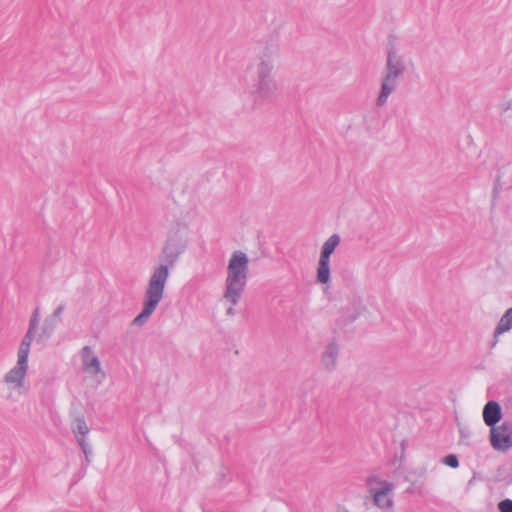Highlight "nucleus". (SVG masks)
I'll return each instance as SVG.
<instances>
[{
    "label": "nucleus",
    "mask_w": 512,
    "mask_h": 512,
    "mask_svg": "<svg viewBox=\"0 0 512 512\" xmlns=\"http://www.w3.org/2000/svg\"><path fill=\"white\" fill-rule=\"evenodd\" d=\"M187 246L188 229L186 226H178L177 229L168 234L162 248L163 263L154 268L144 294L142 311L133 319L132 325L142 326L154 313L163 299L170 268L174 267Z\"/></svg>",
    "instance_id": "f257e3e1"
},
{
    "label": "nucleus",
    "mask_w": 512,
    "mask_h": 512,
    "mask_svg": "<svg viewBox=\"0 0 512 512\" xmlns=\"http://www.w3.org/2000/svg\"><path fill=\"white\" fill-rule=\"evenodd\" d=\"M406 71V64L403 56L397 53L393 44L387 48L386 72L381 79V86L376 106L383 107L389 96L396 90L398 79L403 76Z\"/></svg>",
    "instance_id": "f03ea898"
},
{
    "label": "nucleus",
    "mask_w": 512,
    "mask_h": 512,
    "mask_svg": "<svg viewBox=\"0 0 512 512\" xmlns=\"http://www.w3.org/2000/svg\"><path fill=\"white\" fill-rule=\"evenodd\" d=\"M28 370V354H18L16 364L4 375L3 383L7 398L16 400L26 392L25 378Z\"/></svg>",
    "instance_id": "7ed1b4c3"
},
{
    "label": "nucleus",
    "mask_w": 512,
    "mask_h": 512,
    "mask_svg": "<svg viewBox=\"0 0 512 512\" xmlns=\"http://www.w3.org/2000/svg\"><path fill=\"white\" fill-rule=\"evenodd\" d=\"M366 488L373 504L381 510L393 508L394 484L378 475H370L366 479Z\"/></svg>",
    "instance_id": "20e7f679"
},
{
    "label": "nucleus",
    "mask_w": 512,
    "mask_h": 512,
    "mask_svg": "<svg viewBox=\"0 0 512 512\" xmlns=\"http://www.w3.org/2000/svg\"><path fill=\"white\" fill-rule=\"evenodd\" d=\"M277 92V83L275 79L253 80L251 96L253 98V108L262 106L265 103H271Z\"/></svg>",
    "instance_id": "39448f33"
},
{
    "label": "nucleus",
    "mask_w": 512,
    "mask_h": 512,
    "mask_svg": "<svg viewBox=\"0 0 512 512\" xmlns=\"http://www.w3.org/2000/svg\"><path fill=\"white\" fill-rule=\"evenodd\" d=\"M247 282V274L242 272H235L227 269V278L225 281L226 289L224 298L236 305L244 291Z\"/></svg>",
    "instance_id": "423d86ee"
},
{
    "label": "nucleus",
    "mask_w": 512,
    "mask_h": 512,
    "mask_svg": "<svg viewBox=\"0 0 512 512\" xmlns=\"http://www.w3.org/2000/svg\"><path fill=\"white\" fill-rule=\"evenodd\" d=\"M490 443L497 451H507L512 448V426L508 422L490 427Z\"/></svg>",
    "instance_id": "0eeeda50"
},
{
    "label": "nucleus",
    "mask_w": 512,
    "mask_h": 512,
    "mask_svg": "<svg viewBox=\"0 0 512 512\" xmlns=\"http://www.w3.org/2000/svg\"><path fill=\"white\" fill-rule=\"evenodd\" d=\"M274 54L272 45L267 44L259 58V62L255 65V76L253 80L275 79L274 77Z\"/></svg>",
    "instance_id": "6e6552de"
},
{
    "label": "nucleus",
    "mask_w": 512,
    "mask_h": 512,
    "mask_svg": "<svg viewBox=\"0 0 512 512\" xmlns=\"http://www.w3.org/2000/svg\"><path fill=\"white\" fill-rule=\"evenodd\" d=\"M82 366L83 371L91 377H94L96 381L100 382L104 378L100 361L95 354H83Z\"/></svg>",
    "instance_id": "1a4fd4ad"
},
{
    "label": "nucleus",
    "mask_w": 512,
    "mask_h": 512,
    "mask_svg": "<svg viewBox=\"0 0 512 512\" xmlns=\"http://www.w3.org/2000/svg\"><path fill=\"white\" fill-rule=\"evenodd\" d=\"M39 317H40V310H39V308H36L31 316L28 331L20 344L18 352H29L30 347H31V342L35 337L37 326L39 324Z\"/></svg>",
    "instance_id": "9d476101"
},
{
    "label": "nucleus",
    "mask_w": 512,
    "mask_h": 512,
    "mask_svg": "<svg viewBox=\"0 0 512 512\" xmlns=\"http://www.w3.org/2000/svg\"><path fill=\"white\" fill-rule=\"evenodd\" d=\"M502 417L501 407L496 401H488L483 408L484 423L493 427L500 421Z\"/></svg>",
    "instance_id": "9b49d317"
},
{
    "label": "nucleus",
    "mask_w": 512,
    "mask_h": 512,
    "mask_svg": "<svg viewBox=\"0 0 512 512\" xmlns=\"http://www.w3.org/2000/svg\"><path fill=\"white\" fill-rule=\"evenodd\" d=\"M249 258L246 253L238 250L235 251L228 263V270L242 272V273H248L249 268Z\"/></svg>",
    "instance_id": "f8f14e48"
},
{
    "label": "nucleus",
    "mask_w": 512,
    "mask_h": 512,
    "mask_svg": "<svg viewBox=\"0 0 512 512\" xmlns=\"http://www.w3.org/2000/svg\"><path fill=\"white\" fill-rule=\"evenodd\" d=\"M59 322L55 320V318H51L47 316L43 322V325L41 327V330L39 333L36 332L34 339L38 343L45 342L55 331L56 327L58 326Z\"/></svg>",
    "instance_id": "ddd939ff"
},
{
    "label": "nucleus",
    "mask_w": 512,
    "mask_h": 512,
    "mask_svg": "<svg viewBox=\"0 0 512 512\" xmlns=\"http://www.w3.org/2000/svg\"><path fill=\"white\" fill-rule=\"evenodd\" d=\"M74 432L77 436V441L81 446L84 454L88 456V443L86 442V435L89 432V428L84 419H77L75 422Z\"/></svg>",
    "instance_id": "4468645a"
},
{
    "label": "nucleus",
    "mask_w": 512,
    "mask_h": 512,
    "mask_svg": "<svg viewBox=\"0 0 512 512\" xmlns=\"http://www.w3.org/2000/svg\"><path fill=\"white\" fill-rule=\"evenodd\" d=\"M340 313V317L336 320V327L339 329L346 328L360 316V311L356 308H342Z\"/></svg>",
    "instance_id": "2eb2a0df"
},
{
    "label": "nucleus",
    "mask_w": 512,
    "mask_h": 512,
    "mask_svg": "<svg viewBox=\"0 0 512 512\" xmlns=\"http://www.w3.org/2000/svg\"><path fill=\"white\" fill-rule=\"evenodd\" d=\"M331 280V270H330V260L319 258L317 273H316V281L320 284L326 285L330 283Z\"/></svg>",
    "instance_id": "dca6fc26"
},
{
    "label": "nucleus",
    "mask_w": 512,
    "mask_h": 512,
    "mask_svg": "<svg viewBox=\"0 0 512 512\" xmlns=\"http://www.w3.org/2000/svg\"><path fill=\"white\" fill-rule=\"evenodd\" d=\"M340 240L341 239L338 234L331 235L321 247L320 258L330 260V257L334 253L336 247L339 245Z\"/></svg>",
    "instance_id": "f3484780"
},
{
    "label": "nucleus",
    "mask_w": 512,
    "mask_h": 512,
    "mask_svg": "<svg viewBox=\"0 0 512 512\" xmlns=\"http://www.w3.org/2000/svg\"><path fill=\"white\" fill-rule=\"evenodd\" d=\"M512 328V309L509 308L505 311V313L500 318L495 330H494V338L498 335L509 331Z\"/></svg>",
    "instance_id": "a211bd4d"
},
{
    "label": "nucleus",
    "mask_w": 512,
    "mask_h": 512,
    "mask_svg": "<svg viewBox=\"0 0 512 512\" xmlns=\"http://www.w3.org/2000/svg\"><path fill=\"white\" fill-rule=\"evenodd\" d=\"M322 365L327 370H332L336 366V354H323L321 359Z\"/></svg>",
    "instance_id": "6ab92c4d"
},
{
    "label": "nucleus",
    "mask_w": 512,
    "mask_h": 512,
    "mask_svg": "<svg viewBox=\"0 0 512 512\" xmlns=\"http://www.w3.org/2000/svg\"><path fill=\"white\" fill-rule=\"evenodd\" d=\"M442 463L451 467L457 468L459 466V460L456 455L449 454L442 459Z\"/></svg>",
    "instance_id": "aec40b11"
},
{
    "label": "nucleus",
    "mask_w": 512,
    "mask_h": 512,
    "mask_svg": "<svg viewBox=\"0 0 512 512\" xmlns=\"http://www.w3.org/2000/svg\"><path fill=\"white\" fill-rule=\"evenodd\" d=\"M498 509L500 512H512V500L504 499L498 503Z\"/></svg>",
    "instance_id": "412c9836"
},
{
    "label": "nucleus",
    "mask_w": 512,
    "mask_h": 512,
    "mask_svg": "<svg viewBox=\"0 0 512 512\" xmlns=\"http://www.w3.org/2000/svg\"><path fill=\"white\" fill-rule=\"evenodd\" d=\"M65 310V304H60L56 309L55 311L53 312V314L49 315V317L51 318H55V320L57 322H61V316H62V313L64 312Z\"/></svg>",
    "instance_id": "4be33fe9"
},
{
    "label": "nucleus",
    "mask_w": 512,
    "mask_h": 512,
    "mask_svg": "<svg viewBox=\"0 0 512 512\" xmlns=\"http://www.w3.org/2000/svg\"><path fill=\"white\" fill-rule=\"evenodd\" d=\"M339 350V346L336 340H332L328 345L326 352H337Z\"/></svg>",
    "instance_id": "5701e85b"
},
{
    "label": "nucleus",
    "mask_w": 512,
    "mask_h": 512,
    "mask_svg": "<svg viewBox=\"0 0 512 512\" xmlns=\"http://www.w3.org/2000/svg\"><path fill=\"white\" fill-rule=\"evenodd\" d=\"M498 189H499V177L497 178L494 188H493V198L496 199L498 196Z\"/></svg>",
    "instance_id": "b1692460"
},
{
    "label": "nucleus",
    "mask_w": 512,
    "mask_h": 512,
    "mask_svg": "<svg viewBox=\"0 0 512 512\" xmlns=\"http://www.w3.org/2000/svg\"><path fill=\"white\" fill-rule=\"evenodd\" d=\"M512 109V99L503 105L502 111L506 112Z\"/></svg>",
    "instance_id": "393cba45"
},
{
    "label": "nucleus",
    "mask_w": 512,
    "mask_h": 512,
    "mask_svg": "<svg viewBox=\"0 0 512 512\" xmlns=\"http://www.w3.org/2000/svg\"><path fill=\"white\" fill-rule=\"evenodd\" d=\"M227 314L230 315V316H233L235 314V310H234L233 306H230L227 309Z\"/></svg>",
    "instance_id": "a878e982"
},
{
    "label": "nucleus",
    "mask_w": 512,
    "mask_h": 512,
    "mask_svg": "<svg viewBox=\"0 0 512 512\" xmlns=\"http://www.w3.org/2000/svg\"><path fill=\"white\" fill-rule=\"evenodd\" d=\"M81 352H86V353L91 352V348H90V346H84V347L82 348Z\"/></svg>",
    "instance_id": "bb28decb"
}]
</instances>
